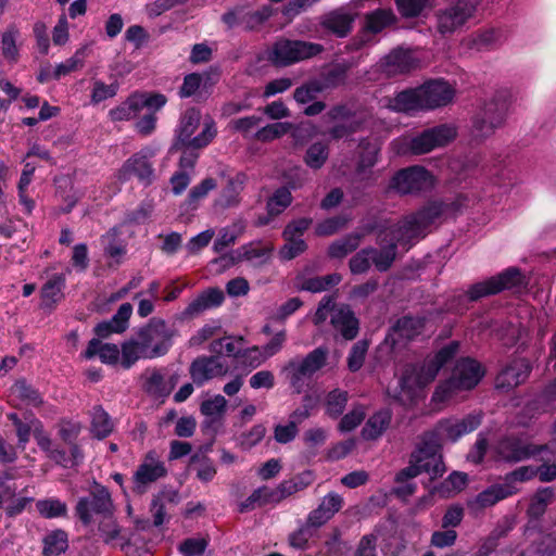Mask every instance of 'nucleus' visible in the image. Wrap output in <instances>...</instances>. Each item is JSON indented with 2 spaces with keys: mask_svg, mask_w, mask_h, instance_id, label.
<instances>
[{
  "mask_svg": "<svg viewBox=\"0 0 556 556\" xmlns=\"http://www.w3.org/2000/svg\"><path fill=\"white\" fill-rule=\"evenodd\" d=\"M101 240L106 255L111 257H119L125 254V245L118 238V233L115 228L104 235Z\"/></svg>",
  "mask_w": 556,
  "mask_h": 556,
  "instance_id": "57",
  "label": "nucleus"
},
{
  "mask_svg": "<svg viewBox=\"0 0 556 556\" xmlns=\"http://www.w3.org/2000/svg\"><path fill=\"white\" fill-rule=\"evenodd\" d=\"M155 151L153 149H141L139 152L135 153L125 161L117 173V178L121 181H127L135 177L143 186H150L155 179L154 167L152 163Z\"/></svg>",
  "mask_w": 556,
  "mask_h": 556,
  "instance_id": "16",
  "label": "nucleus"
},
{
  "mask_svg": "<svg viewBox=\"0 0 556 556\" xmlns=\"http://www.w3.org/2000/svg\"><path fill=\"white\" fill-rule=\"evenodd\" d=\"M85 59V49L77 50L73 56L67 59L66 61L56 65L53 76L55 79L70 74L71 72L76 71L79 67H83Z\"/></svg>",
  "mask_w": 556,
  "mask_h": 556,
  "instance_id": "58",
  "label": "nucleus"
},
{
  "mask_svg": "<svg viewBox=\"0 0 556 556\" xmlns=\"http://www.w3.org/2000/svg\"><path fill=\"white\" fill-rule=\"evenodd\" d=\"M389 106L403 113H415L425 110L420 88H410L396 93L389 100Z\"/></svg>",
  "mask_w": 556,
  "mask_h": 556,
  "instance_id": "31",
  "label": "nucleus"
},
{
  "mask_svg": "<svg viewBox=\"0 0 556 556\" xmlns=\"http://www.w3.org/2000/svg\"><path fill=\"white\" fill-rule=\"evenodd\" d=\"M113 431V422L109 414L101 407L96 406L91 413V432L98 439H104Z\"/></svg>",
  "mask_w": 556,
  "mask_h": 556,
  "instance_id": "41",
  "label": "nucleus"
},
{
  "mask_svg": "<svg viewBox=\"0 0 556 556\" xmlns=\"http://www.w3.org/2000/svg\"><path fill=\"white\" fill-rule=\"evenodd\" d=\"M392 420V412L382 408L372 414L362 429V437L365 440H377L389 428Z\"/></svg>",
  "mask_w": 556,
  "mask_h": 556,
  "instance_id": "35",
  "label": "nucleus"
},
{
  "mask_svg": "<svg viewBox=\"0 0 556 556\" xmlns=\"http://www.w3.org/2000/svg\"><path fill=\"white\" fill-rule=\"evenodd\" d=\"M549 450H553V445H534L515 434L501 438L495 445L497 457L507 463H519Z\"/></svg>",
  "mask_w": 556,
  "mask_h": 556,
  "instance_id": "14",
  "label": "nucleus"
},
{
  "mask_svg": "<svg viewBox=\"0 0 556 556\" xmlns=\"http://www.w3.org/2000/svg\"><path fill=\"white\" fill-rule=\"evenodd\" d=\"M36 508L42 517L48 519L62 517L67 513L66 504L55 497L37 501Z\"/></svg>",
  "mask_w": 556,
  "mask_h": 556,
  "instance_id": "47",
  "label": "nucleus"
},
{
  "mask_svg": "<svg viewBox=\"0 0 556 556\" xmlns=\"http://www.w3.org/2000/svg\"><path fill=\"white\" fill-rule=\"evenodd\" d=\"M20 36L17 28L9 27L1 37V53L9 62H16L18 59V48L16 40Z\"/></svg>",
  "mask_w": 556,
  "mask_h": 556,
  "instance_id": "48",
  "label": "nucleus"
},
{
  "mask_svg": "<svg viewBox=\"0 0 556 556\" xmlns=\"http://www.w3.org/2000/svg\"><path fill=\"white\" fill-rule=\"evenodd\" d=\"M553 497L554 492L552 488H542L538 490L528 507V516L533 519L542 517Z\"/></svg>",
  "mask_w": 556,
  "mask_h": 556,
  "instance_id": "44",
  "label": "nucleus"
},
{
  "mask_svg": "<svg viewBox=\"0 0 556 556\" xmlns=\"http://www.w3.org/2000/svg\"><path fill=\"white\" fill-rule=\"evenodd\" d=\"M395 17L390 9H378L366 16V27L371 33H379L394 22Z\"/></svg>",
  "mask_w": 556,
  "mask_h": 556,
  "instance_id": "49",
  "label": "nucleus"
},
{
  "mask_svg": "<svg viewBox=\"0 0 556 556\" xmlns=\"http://www.w3.org/2000/svg\"><path fill=\"white\" fill-rule=\"evenodd\" d=\"M65 279L61 275L51 277L41 289L42 300L47 303H55L62 298Z\"/></svg>",
  "mask_w": 556,
  "mask_h": 556,
  "instance_id": "52",
  "label": "nucleus"
},
{
  "mask_svg": "<svg viewBox=\"0 0 556 556\" xmlns=\"http://www.w3.org/2000/svg\"><path fill=\"white\" fill-rule=\"evenodd\" d=\"M481 424L479 415L470 414L457 419H442L435 427L425 432L410 454L409 465L396 475V482H405L426 472L431 479L443 476L445 465L441 454L444 441L456 442L464 434L476 430Z\"/></svg>",
  "mask_w": 556,
  "mask_h": 556,
  "instance_id": "1",
  "label": "nucleus"
},
{
  "mask_svg": "<svg viewBox=\"0 0 556 556\" xmlns=\"http://www.w3.org/2000/svg\"><path fill=\"white\" fill-rule=\"evenodd\" d=\"M42 544L43 556H59L68 547L67 533L62 529H55L43 536Z\"/></svg>",
  "mask_w": 556,
  "mask_h": 556,
  "instance_id": "37",
  "label": "nucleus"
},
{
  "mask_svg": "<svg viewBox=\"0 0 556 556\" xmlns=\"http://www.w3.org/2000/svg\"><path fill=\"white\" fill-rule=\"evenodd\" d=\"M507 93L497 92L486 101L472 119V135L483 140L491 137L496 129L504 126L509 111Z\"/></svg>",
  "mask_w": 556,
  "mask_h": 556,
  "instance_id": "7",
  "label": "nucleus"
},
{
  "mask_svg": "<svg viewBox=\"0 0 556 556\" xmlns=\"http://www.w3.org/2000/svg\"><path fill=\"white\" fill-rule=\"evenodd\" d=\"M176 329L159 317H152L138 327L134 336L122 344V366L129 369L139 359H153L168 353Z\"/></svg>",
  "mask_w": 556,
  "mask_h": 556,
  "instance_id": "3",
  "label": "nucleus"
},
{
  "mask_svg": "<svg viewBox=\"0 0 556 556\" xmlns=\"http://www.w3.org/2000/svg\"><path fill=\"white\" fill-rule=\"evenodd\" d=\"M548 445H553V450L547 451L555 456L553 458H547L544 463L535 467L538 470L536 476L541 482H551L556 480V442L549 443Z\"/></svg>",
  "mask_w": 556,
  "mask_h": 556,
  "instance_id": "64",
  "label": "nucleus"
},
{
  "mask_svg": "<svg viewBox=\"0 0 556 556\" xmlns=\"http://www.w3.org/2000/svg\"><path fill=\"white\" fill-rule=\"evenodd\" d=\"M10 402L14 406L26 405L37 407L42 404L41 394L25 380H17L10 388Z\"/></svg>",
  "mask_w": 556,
  "mask_h": 556,
  "instance_id": "34",
  "label": "nucleus"
},
{
  "mask_svg": "<svg viewBox=\"0 0 556 556\" xmlns=\"http://www.w3.org/2000/svg\"><path fill=\"white\" fill-rule=\"evenodd\" d=\"M273 14L270 7L265 5L258 10H250L245 7H237L222 16V21L228 28L243 27L247 30L257 29Z\"/></svg>",
  "mask_w": 556,
  "mask_h": 556,
  "instance_id": "19",
  "label": "nucleus"
},
{
  "mask_svg": "<svg viewBox=\"0 0 556 556\" xmlns=\"http://www.w3.org/2000/svg\"><path fill=\"white\" fill-rule=\"evenodd\" d=\"M425 110L448 104L454 98V89L444 80H431L419 86Z\"/></svg>",
  "mask_w": 556,
  "mask_h": 556,
  "instance_id": "22",
  "label": "nucleus"
},
{
  "mask_svg": "<svg viewBox=\"0 0 556 556\" xmlns=\"http://www.w3.org/2000/svg\"><path fill=\"white\" fill-rule=\"evenodd\" d=\"M75 511L85 526L90 525L94 517H110L113 515L114 505L109 490L94 483L89 494L78 500Z\"/></svg>",
  "mask_w": 556,
  "mask_h": 556,
  "instance_id": "10",
  "label": "nucleus"
},
{
  "mask_svg": "<svg viewBox=\"0 0 556 556\" xmlns=\"http://www.w3.org/2000/svg\"><path fill=\"white\" fill-rule=\"evenodd\" d=\"M217 184L213 178H205L200 184L195 185L189 191L187 204L191 208H195L198 203L203 200L210 191L216 188Z\"/></svg>",
  "mask_w": 556,
  "mask_h": 556,
  "instance_id": "55",
  "label": "nucleus"
},
{
  "mask_svg": "<svg viewBox=\"0 0 556 556\" xmlns=\"http://www.w3.org/2000/svg\"><path fill=\"white\" fill-rule=\"evenodd\" d=\"M356 14L348 8H338L320 17V25L327 31L343 38L352 30Z\"/></svg>",
  "mask_w": 556,
  "mask_h": 556,
  "instance_id": "23",
  "label": "nucleus"
},
{
  "mask_svg": "<svg viewBox=\"0 0 556 556\" xmlns=\"http://www.w3.org/2000/svg\"><path fill=\"white\" fill-rule=\"evenodd\" d=\"M362 153L357 163L356 172L364 174V179L369 178L371 167L377 163L380 144L377 140L364 139L361 142Z\"/></svg>",
  "mask_w": 556,
  "mask_h": 556,
  "instance_id": "36",
  "label": "nucleus"
},
{
  "mask_svg": "<svg viewBox=\"0 0 556 556\" xmlns=\"http://www.w3.org/2000/svg\"><path fill=\"white\" fill-rule=\"evenodd\" d=\"M200 111L194 108L187 110L181 115L179 125L177 126L174 148H178V146L194 148L206 147L214 139L217 130L213 121H206L200 134L193 137V134L200 126Z\"/></svg>",
  "mask_w": 556,
  "mask_h": 556,
  "instance_id": "8",
  "label": "nucleus"
},
{
  "mask_svg": "<svg viewBox=\"0 0 556 556\" xmlns=\"http://www.w3.org/2000/svg\"><path fill=\"white\" fill-rule=\"evenodd\" d=\"M367 350L368 344L364 340L357 341L355 344H353L348 356V367L351 371L355 372L362 368Z\"/></svg>",
  "mask_w": 556,
  "mask_h": 556,
  "instance_id": "63",
  "label": "nucleus"
},
{
  "mask_svg": "<svg viewBox=\"0 0 556 556\" xmlns=\"http://www.w3.org/2000/svg\"><path fill=\"white\" fill-rule=\"evenodd\" d=\"M329 157V147L326 142L311 144L305 153L304 162L312 169H319Z\"/></svg>",
  "mask_w": 556,
  "mask_h": 556,
  "instance_id": "45",
  "label": "nucleus"
},
{
  "mask_svg": "<svg viewBox=\"0 0 556 556\" xmlns=\"http://www.w3.org/2000/svg\"><path fill=\"white\" fill-rule=\"evenodd\" d=\"M331 325L344 340H353L358 333V320L348 305H338L333 309Z\"/></svg>",
  "mask_w": 556,
  "mask_h": 556,
  "instance_id": "29",
  "label": "nucleus"
},
{
  "mask_svg": "<svg viewBox=\"0 0 556 556\" xmlns=\"http://www.w3.org/2000/svg\"><path fill=\"white\" fill-rule=\"evenodd\" d=\"M316 79L317 81H319L324 91L328 89H333L344 84L346 79V71L339 66L332 67Z\"/></svg>",
  "mask_w": 556,
  "mask_h": 556,
  "instance_id": "56",
  "label": "nucleus"
},
{
  "mask_svg": "<svg viewBox=\"0 0 556 556\" xmlns=\"http://www.w3.org/2000/svg\"><path fill=\"white\" fill-rule=\"evenodd\" d=\"M292 197L288 188L281 187L275 191L267 202V211L270 216L280 214L291 204Z\"/></svg>",
  "mask_w": 556,
  "mask_h": 556,
  "instance_id": "53",
  "label": "nucleus"
},
{
  "mask_svg": "<svg viewBox=\"0 0 556 556\" xmlns=\"http://www.w3.org/2000/svg\"><path fill=\"white\" fill-rule=\"evenodd\" d=\"M442 214L438 203L429 204L406 216L396 226L381 230L378 235L380 249L369 248L372 264L379 271H387L396 257V248L408 250L415 240L425 237V230Z\"/></svg>",
  "mask_w": 556,
  "mask_h": 556,
  "instance_id": "2",
  "label": "nucleus"
},
{
  "mask_svg": "<svg viewBox=\"0 0 556 556\" xmlns=\"http://www.w3.org/2000/svg\"><path fill=\"white\" fill-rule=\"evenodd\" d=\"M328 350L319 346L305 357L295 356L282 368L290 387L296 393H302L311 383L314 374L321 369L327 362Z\"/></svg>",
  "mask_w": 556,
  "mask_h": 556,
  "instance_id": "6",
  "label": "nucleus"
},
{
  "mask_svg": "<svg viewBox=\"0 0 556 556\" xmlns=\"http://www.w3.org/2000/svg\"><path fill=\"white\" fill-rule=\"evenodd\" d=\"M517 492L518 489L516 486H510L509 483L492 484L488 489L480 492L471 504L477 508L491 507L500 501L516 494Z\"/></svg>",
  "mask_w": 556,
  "mask_h": 556,
  "instance_id": "32",
  "label": "nucleus"
},
{
  "mask_svg": "<svg viewBox=\"0 0 556 556\" xmlns=\"http://www.w3.org/2000/svg\"><path fill=\"white\" fill-rule=\"evenodd\" d=\"M96 355L99 356L100 361L104 364L115 365L117 364L119 356L122 357V349L119 350L116 344L102 343L99 339L93 338L89 341L84 357L91 359Z\"/></svg>",
  "mask_w": 556,
  "mask_h": 556,
  "instance_id": "33",
  "label": "nucleus"
},
{
  "mask_svg": "<svg viewBox=\"0 0 556 556\" xmlns=\"http://www.w3.org/2000/svg\"><path fill=\"white\" fill-rule=\"evenodd\" d=\"M138 101H140V99L136 94H132L119 106L110 111L111 118L113 121H128L136 117L141 111Z\"/></svg>",
  "mask_w": 556,
  "mask_h": 556,
  "instance_id": "51",
  "label": "nucleus"
},
{
  "mask_svg": "<svg viewBox=\"0 0 556 556\" xmlns=\"http://www.w3.org/2000/svg\"><path fill=\"white\" fill-rule=\"evenodd\" d=\"M340 281L341 276L339 274H330L324 277L303 278L299 282V288L309 292H321L337 286Z\"/></svg>",
  "mask_w": 556,
  "mask_h": 556,
  "instance_id": "42",
  "label": "nucleus"
},
{
  "mask_svg": "<svg viewBox=\"0 0 556 556\" xmlns=\"http://www.w3.org/2000/svg\"><path fill=\"white\" fill-rule=\"evenodd\" d=\"M244 224L236 222L231 226L224 227L219 230L218 237L214 241L213 249L215 252L220 253L229 245L236 243L237 239L243 233Z\"/></svg>",
  "mask_w": 556,
  "mask_h": 556,
  "instance_id": "40",
  "label": "nucleus"
},
{
  "mask_svg": "<svg viewBox=\"0 0 556 556\" xmlns=\"http://www.w3.org/2000/svg\"><path fill=\"white\" fill-rule=\"evenodd\" d=\"M349 394L346 391L334 389L330 391L325 401L326 414L331 418H338L342 415L348 403Z\"/></svg>",
  "mask_w": 556,
  "mask_h": 556,
  "instance_id": "46",
  "label": "nucleus"
},
{
  "mask_svg": "<svg viewBox=\"0 0 556 556\" xmlns=\"http://www.w3.org/2000/svg\"><path fill=\"white\" fill-rule=\"evenodd\" d=\"M395 3L403 17H416L429 5V0H395Z\"/></svg>",
  "mask_w": 556,
  "mask_h": 556,
  "instance_id": "61",
  "label": "nucleus"
},
{
  "mask_svg": "<svg viewBox=\"0 0 556 556\" xmlns=\"http://www.w3.org/2000/svg\"><path fill=\"white\" fill-rule=\"evenodd\" d=\"M416 67V60L408 50L396 49L389 53L380 63L381 71L388 76L410 72Z\"/></svg>",
  "mask_w": 556,
  "mask_h": 556,
  "instance_id": "28",
  "label": "nucleus"
},
{
  "mask_svg": "<svg viewBox=\"0 0 556 556\" xmlns=\"http://www.w3.org/2000/svg\"><path fill=\"white\" fill-rule=\"evenodd\" d=\"M365 416L366 412L363 405L354 406L351 412H349L341 418L339 422V430L342 432H349L354 430L357 426L361 425Z\"/></svg>",
  "mask_w": 556,
  "mask_h": 556,
  "instance_id": "59",
  "label": "nucleus"
},
{
  "mask_svg": "<svg viewBox=\"0 0 556 556\" xmlns=\"http://www.w3.org/2000/svg\"><path fill=\"white\" fill-rule=\"evenodd\" d=\"M267 504H277L273 489L261 486L254 490L250 496L239 504V510L240 513H245Z\"/></svg>",
  "mask_w": 556,
  "mask_h": 556,
  "instance_id": "38",
  "label": "nucleus"
},
{
  "mask_svg": "<svg viewBox=\"0 0 556 556\" xmlns=\"http://www.w3.org/2000/svg\"><path fill=\"white\" fill-rule=\"evenodd\" d=\"M484 376L479 362L470 357L458 359L448 379L442 381L432 394L437 409L453 400L458 393L473 389Z\"/></svg>",
  "mask_w": 556,
  "mask_h": 556,
  "instance_id": "4",
  "label": "nucleus"
},
{
  "mask_svg": "<svg viewBox=\"0 0 556 556\" xmlns=\"http://www.w3.org/2000/svg\"><path fill=\"white\" fill-rule=\"evenodd\" d=\"M506 40L505 31L501 27H485L472 33L467 39L468 48L476 51H492L501 47Z\"/></svg>",
  "mask_w": 556,
  "mask_h": 556,
  "instance_id": "24",
  "label": "nucleus"
},
{
  "mask_svg": "<svg viewBox=\"0 0 556 556\" xmlns=\"http://www.w3.org/2000/svg\"><path fill=\"white\" fill-rule=\"evenodd\" d=\"M245 182L247 176L243 173L228 176L225 186L215 199V206L223 210L238 206L241 202V192L245 187Z\"/></svg>",
  "mask_w": 556,
  "mask_h": 556,
  "instance_id": "25",
  "label": "nucleus"
},
{
  "mask_svg": "<svg viewBox=\"0 0 556 556\" xmlns=\"http://www.w3.org/2000/svg\"><path fill=\"white\" fill-rule=\"evenodd\" d=\"M456 132L453 127L447 125H439L429 129H426L421 134L401 141H393V147L397 153H412V154H424L432 151L435 148L445 146L452 139H454Z\"/></svg>",
  "mask_w": 556,
  "mask_h": 556,
  "instance_id": "9",
  "label": "nucleus"
},
{
  "mask_svg": "<svg viewBox=\"0 0 556 556\" xmlns=\"http://www.w3.org/2000/svg\"><path fill=\"white\" fill-rule=\"evenodd\" d=\"M458 349L459 343L453 341L433 356L427 357L421 364L407 365L400 380L402 389L412 391L432 382L440 369L456 356Z\"/></svg>",
  "mask_w": 556,
  "mask_h": 556,
  "instance_id": "5",
  "label": "nucleus"
},
{
  "mask_svg": "<svg viewBox=\"0 0 556 556\" xmlns=\"http://www.w3.org/2000/svg\"><path fill=\"white\" fill-rule=\"evenodd\" d=\"M323 51L319 43L303 40H277L268 52V60L279 66L313 58Z\"/></svg>",
  "mask_w": 556,
  "mask_h": 556,
  "instance_id": "12",
  "label": "nucleus"
},
{
  "mask_svg": "<svg viewBox=\"0 0 556 556\" xmlns=\"http://www.w3.org/2000/svg\"><path fill=\"white\" fill-rule=\"evenodd\" d=\"M241 342L242 338L233 340L230 337H225L218 340H214L210 344V351L212 354L218 355L220 358H223V356L239 358L241 355V351L239 348Z\"/></svg>",
  "mask_w": 556,
  "mask_h": 556,
  "instance_id": "43",
  "label": "nucleus"
},
{
  "mask_svg": "<svg viewBox=\"0 0 556 556\" xmlns=\"http://www.w3.org/2000/svg\"><path fill=\"white\" fill-rule=\"evenodd\" d=\"M422 328V321L419 318L404 316L400 318L393 327L394 334L407 340L417 336Z\"/></svg>",
  "mask_w": 556,
  "mask_h": 556,
  "instance_id": "50",
  "label": "nucleus"
},
{
  "mask_svg": "<svg viewBox=\"0 0 556 556\" xmlns=\"http://www.w3.org/2000/svg\"><path fill=\"white\" fill-rule=\"evenodd\" d=\"M343 503V497L340 494L336 492H329L323 497L317 508L313 509L308 514V526H313V528H319L324 526L336 515V513L342 508Z\"/></svg>",
  "mask_w": 556,
  "mask_h": 556,
  "instance_id": "26",
  "label": "nucleus"
},
{
  "mask_svg": "<svg viewBox=\"0 0 556 556\" xmlns=\"http://www.w3.org/2000/svg\"><path fill=\"white\" fill-rule=\"evenodd\" d=\"M434 178L422 166H410L399 170L391 179L390 188L400 194H414L430 190Z\"/></svg>",
  "mask_w": 556,
  "mask_h": 556,
  "instance_id": "15",
  "label": "nucleus"
},
{
  "mask_svg": "<svg viewBox=\"0 0 556 556\" xmlns=\"http://www.w3.org/2000/svg\"><path fill=\"white\" fill-rule=\"evenodd\" d=\"M131 314H132L131 304L123 303L110 320L99 323L94 327V333L99 338H108L112 333L124 332L128 328L129 318H130Z\"/></svg>",
  "mask_w": 556,
  "mask_h": 556,
  "instance_id": "30",
  "label": "nucleus"
},
{
  "mask_svg": "<svg viewBox=\"0 0 556 556\" xmlns=\"http://www.w3.org/2000/svg\"><path fill=\"white\" fill-rule=\"evenodd\" d=\"M526 285V277L521 270L517 267H509L497 276L472 285L467 292V296L470 301H477L503 290L520 289Z\"/></svg>",
  "mask_w": 556,
  "mask_h": 556,
  "instance_id": "13",
  "label": "nucleus"
},
{
  "mask_svg": "<svg viewBox=\"0 0 556 556\" xmlns=\"http://www.w3.org/2000/svg\"><path fill=\"white\" fill-rule=\"evenodd\" d=\"M530 370V363L526 358H515L498 372L495 379V388L508 392L525 382Z\"/></svg>",
  "mask_w": 556,
  "mask_h": 556,
  "instance_id": "21",
  "label": "nucleus"
},
{
  "mask_svg": "<svg viewBox=\"0 0 556 556\" xmlns=\"http://www.w3.org/2000/svg\"><path fill=\"white\" fill-rule=\"evenodd\" d=\"M166 475L167 469L157 453L148 452L132 476V492L139 495L146 493L152 483Z\"/></svg>",
  "mask_w": 556,
  "mask_h": 556,
  "instance_id": "17",
  "label": "nucleus"
},
{
  "mask_svg": "<svg viewBox=\"0 0 556 556\" xmlns=\"http://www.w3.org/2000/svg\"><path fill=\"white\" fill-rule=\"evenodd\" d=\"M363 238L362 233L352 232L339 240L332 242L328 249V254L332 258H342L356 250Z\"/></svg>",
  "mask_w": 556,
  "mask_h": 556,
  "instance_id": "39",
  "label": "nucleus"
},
{
  "mask_svg": "<svg viewBox=\"0 0 556 556\" xmlns=\"http://www.w3.org/2000/svg\"><path fill=\"white\" fill-rule=\"evenodd\" d=\"M323 87L317 79H311L306 84L298 87L293 92L294 100L300 104H306L314 101L318 93L323 92Z\"/></svg>",
  "mask_w": 556,
  "mask_h": 556,
  "instance_id": "54",
  "label": "nucleus"
},
{
  "mask_svg": "<svg viewBox=\"0 0 556 556\" xmlns=\"http://www.w3.org/2000/svg\"><path fill=\"white\" fill-rule=\"evenodd\" d=\"M228 364L218 355L202 356L194 359L190 366L193 382L202 386L204 382L227 374Z\"/></svg>",
  "mask_w": 556,
  "mask_h": 556,
  "instance_id": "20",
  "label": "nucleus"
},
{
  "mask_svg": "<svg viewBox=\"0 0 556 556\" xmlns=\"http://www.w3.org/2000/svg\"><path fill=\"white\" fill-rule=\"evenodd\" d=\"M271 251L270 247L263 245L260 241H254L223 254L214 263L220 264L223 268L231 267L242 261H248L254 266H261L268 261Z\"/></svg>",
  "mask_w": 556,
  "mask_h": 556,
  "instance_id": "18",
  "label": "nucleus"
},
{
  "mask_svg": "<svg viewBox=\"0 0 556 556\" xmlns=\"http://www.w3.org/2000/svg\"><path fill=\"white\" fill-rule=\"evenodd\" d=\"M144 382V390L153 396L165 397L169 395L174 389L177 377H166V372L163 369H148L142 376Z\"/></svg>",
  "mask_w": 556,
  "mask_h": 556,
  "instance_id": "27",
  "label": "nucleus"
},
{
  "mask_svg": "<svg viewBox=\"0 0 556 556\" xmlns=\"http://www.w3.org/2000/svg\"><path fill=\"white\" fill-rule=\"evenodd\" d=\"M290 128L291 124L289 123L278 122L269 124L260 128L255 134V138L260 141H270L287 134Z\"/></svg>",
  "mask_w": 556,
  "mask_h": 556,
  "instance_id": "60",
  "label": "nucleus"
},
{
  "mask_svg": "<svg viewBox=\"0 0 556 556\" xmlns=\"http://www.w3.org/2000/svg\"><path fill=\"white\" fill-rule=\"evenodd\" d=\"M192 463H197V478L200 481L207 483L214 479L217 469L213 460L207 457L193 456Z\"/></svg>",
  "mask_w": 556,
  "mask_h": 556,
  "instance_id": "62",
  "label": "nucleus"
},
{
  "mask_svg": "<svg viewBox=\"0 0 556 556\" xmlns=\"http://www.w3.org/2000/svg\"><path fill=\"white\" fill-rule=\"evenodd\" d=\"M481 0H455L437 12V28L441 35L460 30L475 16Z\"/></svg>",
  "mask_w": 556,
  "mask_h": 556,
  "instance_id": "11",
  "label": "nucleus"
}]
</instances>
